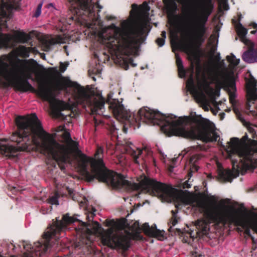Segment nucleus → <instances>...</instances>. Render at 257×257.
<instances>
[{
	"label": "nucleus",
	"mask_w": 257,
	"mask_h": 257,
	"mask_svg": "<svg viewBox=\"0 0 257 257\" xmlns=\"http://www.w3.org/2000/svg\"><path fill=\"white\" fill-rule=\"evenodd\" d=\"M72 7L76 10L81 9L88 19L83 18L86 26L92 30L100 43L108 49L115 62L125 70L129 65L137 66L131 55H138L141 44L145 41V31L150 27L149 12L150 8L144 2L140 8L133 4L128 19L122 20L120 26L115 24L100 28L102 25L97 14L102 9L98 4L99 0H69Z\"/></svg>",
	"instance_id": "f257e3e1"
},
{
	"label": "nucleus",
	"mask_w": 257,
	"mask_h": 257,
	"mask_svg": "<svg viewBox=\"0 0 257 257\" xmlns=\"http://www.w3.org/2000/svg\"><path fill=\"white\" fill-rule=\"evenodd\" d=\"M148 193L158 197L164 202H174L177 207L190 205L203 213L204 218L196 221L191 228L187 226V229L185 230L192 238L199 232L206 234L209 230V224L212 222L234 223L243 228L245 234L249 236H251L250 228L257 233V214H254L252 219L245 217L241 209H236L231 205L229 199L218 200L217 197L213 195L210 197L212 202H207L204 195L196 196L177 193L170 186L148 178Z\"/></svg>",
	"instance_id": "f03ea898"
},
{
	"label": "nucleus",
	"mask_w": 257,
	"mask_h": 257,
	"mask_svg": "<svg viewBox=\"0 0 257 257\" xmlns=\"http://www.w3.org/2000/svg\"><path fill=\"white\" fill-rule=\"evenodd\" d=\"M113 94L107 95L106 102L116 119L123 122L124 133H127L128 126L139 128L142 121L148 124L160 125L162 131L169 136L197 139L205 142L216 141L219 137L214 124L201 118L164 114L148 107L141 108L135 114L126 109L118 99H112Z\"/></svg>",
	"instance_id": "7ed1b4c3"
},
{
	"label": "nucleus",
	"mask_w": 257,
	"mask_h": 257,
	"mask_svg": "<svg viewBox=\"0 0 257 257\" xmlns=\"http://www.w3.org/2000/svg\"><path fill=\"white\" fill-rule=\"evenodd\" d=\"M57 79L54 80L53 86L48 85L42 76L36 75L38 82L37 94L44 100L49 102L51 108L56 111L58 117L63 115L61 111L70 109L71 105L56 98L55 90L61 91L68 88H72L73 96L78 103L84 107L90 108L92 113L98 115H104V99L101 94H97L91 93L85 89L78 84L71 81L67 77H60L59 72Z\"/></svg>",
	"instance_id": "20e7f679"
},
{
	"label": "nucleus",
	"mask_w": 257,
	"mask_h": 257,
	"mask_svg": "<svg viewBox=\"0 0 257 257\" xmlns=\"http://www.w3.org/2000/svg\"><path fill=\"white\" fill-rule=\"evenodd\" d=\"M176 64L180 77H185L186 73H190L189 77L186 82V87L189 91L203 105L205 110H208L211 102L216 105L215 96L218 91L214 90L210 84H215L217 88L220 89L225 86L228 83V76L224 71H218L212 68H208L206 71L200 75L196 74V84L194 83L193 78L194 66L186 71L184 68L183 62L178 54H176Z\"/></svg>",
	"instance_id": "39448f33"
},
{
	"label": "nucleus",
	"mask_w": 257,
	"mask_h": 257,
	"mask_svg": "<svg viewBox=\"0 0 257 257\" xmlns=\"http://www.w3.org/2000/svg\"><path fill=\"white\" fill-rule=\"evenodd\" d=\"M30 51V48L21 45L10 54L0 57V83L6 80L24 92L33 89L28 80L32 79L35 65L30 60L18 58L28 57Z\"/></svg>",
	"instance_id": "423d86ee"
},
{
	"label": "nucleus",
	"mask_w": 257,
	"mask_h": 257,
	"mask_svg": "<svg viewBox=\"0 0 257 257\" xmlns=\"http://www.w3.org/2000/svg\"><path fill=\"white\" fill-rule=\"evenodd\" d=\"M95 211V210L93 212L87 211L88 223L81 221L78 227L76 228L79 239L76 247H81L83 245L90 244L95 237V234H101V241L103 244L111 248L127 249L130 246V233L123 230L121 226L113 220L107 222V226L110 227L103 231L97 222L92 221Z\"/></svg>",
	"instance_id": "0eeeda50"
},
{
	"label": "nucleus",
	"mask_w": 257,
	"mask_h": 257,
	"mask_svg": "<svg viewBox=\"0 0 257 257\" xmlns=\"http://www.w3.org/2000/svg\"><path fill=\"white\" fill-rule=\"evenodd\" d=\"M188 9L179 16V31L189 38H202L207 28L206 24L214 8L212 0H187Z\"/></svg>",
	"instance_id": "6e6552de"
},
{
	"label": "nucleus",
	"mask_w": 257,
	"mask_h": 257,
	"mask_svg": "<svg viewBox=\"0 0 257 257\" xmlns=\"http://www.w3.org/2000/svg\"><path fill=\"white\" fill-rule=\"evenodd\" d=\"M247 95L248 97V107H250L249 102L257 99V80L251 76L246 82Z\"/></svg>",
	"instance_id": "1a4fd4ad"
},
{
	"label": "nucleus",
	"mask_w": 257,
	"mask_h": 257,
	"mask_svg": "<svg viewBox=\"0 0 257 257\" xmlns=\"http://www.w3.org/2000/svg\"><path fill=\"white\" fill-rule=\"evenodd\" d=\"M144 231L150 236L157 238L158 239L163 240L165 238V232L157 229L156 224L150 227L148 223H146L143 226Z\"/></svg>",
	"instance_id": "9d476101"
},
{
	"label": "nucleus",
	"mask_w": 257,
	"mask_h": 257,
	"mask_svg": "<svg viewBox=\"0 0 257 257\" xmlns=\"http://www.w3.org/2000/svg\"><path fill=\"white\" fill-rule=\"evenodd\" d=\"M65 43V38L60 35L44 39L42 42V46L44 51H50L53 45L56 44Z\"/></svg>",
	"instance_id": "9b49d317"
},
{
	"label": "nucleus",
	"mask_w": 257,
	"mask_h": 257,
	"mask_svg": "<svg viewBox=\"0 0 257 257\" xmlns=\"http://www.w3.org/2000/svg\"><path fill=\"white\" fill-rule=\"evenodd\" d=\"M124 149L126 153L130 154L134 158V161L137 164H139L138 159L143 153V150L136 147L132 143H126V146H124Z\"/></svg>",
	"instance_id": "f8f14e48"
},
{
	"label": "nucleus",
	"mask_w": 257,
	"mask_h": 257,
	"mask_svg": "<svg viewBox=\"0 0 257 257\" xmlns=\"http://www.w3.org/2000/svg\"><path fill=\"white\" fill-rule=\"evenodd\" d=\"M236 32L240 38V41L246 46H251V42L247 39L246 36L247 34V30L241 24L236 26Z\"/></svg>",
	"instance_id": "ddd939ff"
},
{
	"label": "nucleus",
	"mask_w": 257,
	"mask_h": 257,
	"mask_svg": "<svg viewBox=\"0 0 257 257\" xmlns=\"http://www.w3.org/2000/svg\"><path fill=\"white\" fill-rule=\"evenodd\" d=\"M242 59L246 62H257V47L244 52L242 55Z\"/></svg>",
	"instance_id": "4468645a"
},
{
	"label": "nucleus",
	"mask_w": 257,
	"mask_h": 257,
	"mask_svg": "<svg viewBox=\"0 0 257 257\" xmlns=\"http://www.w3.org/2000/svg\"><path fill=\"white\" fill-rule=\"evenodd\" d=\"M202 157L200 154H195L191 156L190 160V163L191 165V169L192 170L197 171L198 167L197 166L198 162L201 160Z\"/></svg>",
	"instance_id": "2eb2a0df"
},
{
	"label": "nucleus",
	"mask_w": 257,
	"mask_h": 257,
	"mask_svg": "<svg viewBox=\"0 0 257 257\" xmlns=\"http://www.w3.org/2000/svg\"><path fill=\"white\" fill-rule=\"evenodd\" d=\"M166 9L169 11H175L177 8V5L173 0H164Z\"/></svg>",
	"instance_id": "dca6fc26"
},
{
	"label": "nucleus",
	"mask_w": 257,
	"mask_h": 257,
	"mask_svg": "<svg viewBox=\"0 0 257 257\" xmlns=\"http://www.w3.org/2000/svg\"><path fill=\"white\" fill-rule=\"evenodd\" d=\"M226 58L230 65L233 67L237 66L240 61V59H237L233 54H231L230 56H227Z\"/></svg>",
	"instance_id": "f3484780"
},
{
	"label": "nucleus",
	"mask_w": 257,
	"mask_h": 257,
	"mask_svg": "<svg viewBox=\"0 0 257 257\" xmlns=\"http://www.w3.org/2000/svg\"><path fill=\"white\" fill-rule=\"evenodd\" d=\"M59 197V195L58 193H55L53 196L50 197L48 200V202L52 205H59V200L58 198Z\"/></svg>",
	"instance_id": "a211bd4d"
},
{
	"label": "nucleus",
	"mask_w": 257,
	"mask_h": 257,
	"mask_svg": "<svg viewBox=\"0 0 257 257\" xmlns=\"http://www.w3.org/2000/svg\"><path fill=\"white\" fill-rule=\"evenodd\" d=\"M173 213V217L170 221V224L171 225L170 226V229L173 226H174L177 223L178 221L177 219V215L175 214L174 211H172Z\"/></svg>",
	"instance_id": "6ab92c4d"
},
{
	"label": "nucleus",
	"mask_w": 257,
	"mask_h": 257,
	"mask_svg": "<svg viewBox=\"0 0 257 257\" xmlns=\"http://www.w3.org/2000/svg\"><path fill=\"white\" fill-rule=\"evenodd\" d=\"M42 6H43V2H41V3H40L38 5L37 10H36V11L34 14V16L36 18H38L40 16V15L41 14V10H42Z\"/></svg>",
	"instance_id": "aec40b11"
},
{
	"label": "nucleus",
	"mask_w": 257,
	"mask_h": 257,
	"mask_svg": "<svg viewBox=\"0 0 257 257\" xmlns=\"http://www.w3.org/2000/svg\"><path fill=\"white\" fill-rule=\"evenodd\" d=\"M69 63L68 62H65V63L60 62V70L61 72L63 73L67 69Z\"/></svg>",
	"instance_id": "412c9836"
},
{
	"label": "nucleus",
	"mask_w": 257,
	"mask_h": 257,
	"mask_svg": "<svg viewBox=\"0 0 257 257\" xmlns=\"http://www.w3.org/2000/svg\"><path fill=\"white\" fill-rule=\"evenodd\" d=\"M3 147L6 152L12 153L15 149V147L12 145H5Z\"/></svg>",
	"instance_id": "4be33fe9"
},
{
	"label": "nucleus",
	"mask_w": 257,
	"mask_h": 257,
	"mask_svg": "<svg viewBox=\"0 0 257 257\" xmlns=\"http://www.w3.org/2000/svg\"><path fill=\"white\" fill-rule=\"evenodd\" d=\"M220 5L224 10H228L229 9L227 2L226 0H221L220 2Z\"/></svg>",
	"instance_id": "5701e85b"
},
{
	"label": "nucleus",
	"mask_w": 257,
	"mask_h": 257,
	"mask_svg": "<svg viewBox=\"0 0 257 257\" xmlns=\"http://www.w3.org/2000/svg\"><path fill=\"white\" fill-rule=\"evenodd\" d=\"M165 42V39L162 38H158L156 40V43L158 44V46L160 47H162L164 46Z\"/></svg>",
	"instance_id": "b1692460"
},
{
	"label": "nucleus",
	"mask_w": 257,
	"mask_h": 257,
	"mask_svg": "<svg viewBox=\"0 0 257 257\" xmlns=\"http://www.w3.org/2000/svg\"><path fill=\"white\" fill-rule=\"evenodd\" d=\"M191 45L190 44H185L184 45V51L187 53L191 52Z\"/></svg>",
	"instance_id": "393cba45"
},
{
	"label": "nucleus",
	"mask_w": 257,
	"mask_h": 257,
	"mask_svg": "<svg viewBox=\"0 0 257 257\" xmlns=\"http://www.w3.org/2000/svg\"><path fill=\"white\" fill-rule=\"evenodd\" d=\"M89 73L92 72L93 74H100L101 73V69L100 68H91L89 70Z\"/></svg>",
	"instance_id": "a878e982"
},
{
	"label": "nucleus",
	"mask_w": 257,
	"mask_h": 257,
	"mask_svg": "<svg viewBox=\"0 0 257 257\" xmlns=\"http://www.w3.org/2000/svg\"><path fill=\"white\" fill-rule=\"evenodd\" d=\"M110 125H111V131H112L113 133H114V131H118L119 128L117 127L116 125H115V123L114 121H111L110 122Z\"/></svg>",
	"instance_id": "bb28decb"
},
{
	"label": "nucleus",
	"mask_w": 257,
	"mask_h": 257,
	"mask_svg": "<svg viewBox=\"0 0 257 257\" xmlns=\"http://www.w3.org/2000/svg\"><path fill=\"white\" fill-rule=\"evenodd\" d=\"M87 204V200L85 198L83 199V201L80 202V206L81 208H86Z\"/></svg>",
	"instance_id": "cd10ccee"
},
{
	"label": "nucleus",
	"mask_w": 257,
	"mask_h": 257,
	"mask_svg": "<svg viewBox=\"0 0 257 257\" xmlns=\"http://www.w3.org/2000/svg\"><path fill=\"white\" fill-rule=\"evenodd\" d=\"M248 131H249V132H250L254 135L256 134L257 133V127L256 126H255V127L249 126L248 127Z\"/></svg>",
	"instance_id": "c85d7f7f"
},
{
	"label": "nucleus",
	"mask_w": 257,
	"mask_h": 257,
	"mask_svg": "<svg viewBox=\"0 0 257 257\" xmlns=\"http://www.w3.org/2000/svg\"><path fill=\"white\" fill-rule=\"evenodd\" d=\"M216 49H217V48L216 46H212L211 48V49H210V53L212 54H214L215 52L216 51Z\"/></svg>",
	"instance_id": "c756f323"
},
{
	"label": "nucleus",
	"mask_w": 257,
	"mask_h": 257,
	"mask_svg": "<svg viewBox=\"0 0 257 257\" xmlns=\"http://www.w3.org/2000/svg\"><path fill=\"white\" fill-rule=\"evenodd\" d=\"M174 168V166L172 165H170L168 167V170L170 172H172L173 171V169Z\"/></svg>",
	"instance_id": "7c9ffc66"
},
{
	"label": "nucleus",
	"mask_w": 257,
	"mask_h": 257,
	"mask_svg": "<svg viewBox=\"0 0 257 257\" xmlns=\"http://www.w3.org/2000/svg\"><path fill=\"white\" fill-rule=\"evenodd\" d=\"M48 8L52 9H55L54 5L52 3H50L48 5Z\"/></svg>",
	"instance_id": "2f4dec72"
},
{
	"label": "nucleus",
	"mask_w": 257,
	"mask_h": 257,
	"mask_svg": "<svg viewBox=\"0 0 257 257\" xmlns=\"http://www.w3.org/2000/svg\"><path fill=\"white\" fill-rule=\"evenodd\" d=\"M161 38L166 39V33L165 31H163L161 34Z\"/></svg>",
	"instance_id": "473e14b6"
},
{
	"label": "nucleus",
	"mask_w": 257,
	"mask_h": 257,
	"mask_svg": "<svg viewBox=\"0 0 257 257\" xmlns=\"http://www.w3.org/2000/svg\"><path fill=\"white\" fill-rule=\"evenodd\" d=\"M191 187V185L189 184L187 182H186L185 184L184 185V188H190Z\"/></svg>",
	"instance_id": "72a5a7b5"
},
{
	"label": "nucleus",
	"mask_w": 257,
	"mask_h": 257,
	"mask_svg": "<svg viewBox=\"0 0 257 257\" xmlns=\"http://www.w3.org/2000/svg\"><path fill=\"white\" fill-rule=\"evenodd\" d=\"M230 101L231 102V103L233 104H234V98L232 96H230Z\"/></svg>",
	"instance_id": "f704fd0d"
},
{
	"label": "nucleus",
	"mask_w": 257,
	"mask_h": 257,
	"mask_svg": "<svg viewBox=\"0 0 257 257\" xmlns=\"http://www.w3.org/2000/svg\"><path fill=\"white\" fill-rule=\"evenodd\" d=\"M216 60H217V63H218V62L219 61L220 59V54L219 53H218V55L216 56Z\"/></svg>",
	"instance_id": "c9c22d12"
},
{
	"label": "nucleus",
	"mask_w": 257,
	"mask_h": 257,
	"mask_svg": "<svg viewBox=\"0 0 257 257\" xmlns=\"http://www.w3.org/2000/svg\"><path fill=\"white\" fill-rule=\"evenodd\" d=\"M52 209V207H51V209L50 210H47V211L45 212L43 210L42 211V212L43 214H47V213H48L49 212H50L51 211V209Z\"/></svg>",
	"instance_id": "e433bc0d"
},
{
	"label": "nucleus",
	"mask_w": 257,
	"mask_h": 257,
	"mask_svg": "<svg viewBox=\"0 0 257 257\" xmlns=\"http://www.w3.org/2000/svg\"><path fill=\"white\" fill-rule=\"evenodd\" d=\"M213 39H214V40L215 41L216 40L215 37V36L211 35V37H210V40L212 41Z\"/></svg>",
	"instance_id": "4c0bfd02"
},
{
	"label": "nucleus",
	"mask_w": 257,
	"mask_h": 257,
	"mask_svg": "<svg viewBox=\"0 0 257 257\" xmlns=\"http://www.w3.org/2000/svg\"><path fill=\"white\" fill-rule=\"evenodd\" d=\"M195 256H201V255L200 254L198 253L197 252H195Z\"/></svg>",
	"instance_id": "58836bf2"
},
{
	"label": "nucleus",
	"mask_w": 257,
	"mask_h": 257,
	"mask_svg": "<svg viewBox=\"0 0 257 257\" xmlns=\"http://www.w3.org/2000/svg\"><path fill=\"white\" fill-rule=\"evenodd\" d=\"M160 153L162 154V156L165 158V157H166V155H165L162 152V151H160Z\"/></svg>",
	"instance_id": "ea45409f"
},
{
	"label": "nucleus",
	"mask_w": 257,
	"mask_h": 257,
	"mask_svg": "<svg viewBox=\"0 0 257 257\" xmlns=\"http://www.w3.org/2000/svg\"><path fill=\"white\" fill-rule=\"evenodd\" d=\"M94 119L95 120V125H96V124H98V123H97V122L96 118L95 117H94Z\"/></svg>",
	"instance_id": "a19ab883"
},
{
	"label": "nucleus",
	"mask_w": 257,
	"mask_h": 257,
	"mask_svg": "<svg viewBox=\"0 0 257 257\" xmlns=\"http://www.w3.org/2000/svg\"><path fill=\"white\" fill-rule=\"evenodd\" d=\"M197 149H198L199 150L202 149V147L201 146H197Z\"/></svg>",
	"instance_id": "79ce46f5"
},
{
	"label": "nucleus",
	"mask_w": 257,
	"mask_h": 257,
	"mask_svg": "<svg viewBox=\"0 0 257 257\" xmlns=\"http://www.w3.org/2000/svg\"><path fill=\"white\" fill-rule=\"evenodd\" d=\"M253 27H254V28H256V27H257V24H256V23H254V24H253Z\"/></svg>",
	"instance_id": "37998d69"
},
{
	"label": "nucleus",
	"mask_w": 257,
	"mask_h": 257,
	"mask_svg": "<svg viewBox=\"0 0 257 257\" xmlns=\"http://www.w3.org/2000/svg\"><path fill=\"white\" fill-rule=\"evenodd\" d=\"M251 238H252V241H253V243H255L256 241H255V239L254 238V237H252Z\"/></svg>",
	"instance_id": "c03bdc74"
},
{
	"label": "nucleus",
	"mask_w": 257,
	"mask_h": 257,
	"mask_svg": "<svg viewBox=\"0 0 257 257\" xmlns=\"http://www.w3.org/2000/svg\"><path fill=\"white\" fill-rule=\"evenodd\" d=\"M234 112H235L236 113H237V112H238V110H237V109H236V108H234Z\"/></svg>",
	"instance_id": "a18cd8bd"
},
{
	"label": "nucleus",
	"mask_w": 257,
	"mask_h": 257,
	"mask_svg": "<svg viewBox=\"0 0 257 257\" xmlns=\"http://www.w3.org/2000/svg\"><path fill=\"white\" fill-rule=\"evenodd\" d=\"M144 150H145V151H147V152H148V153H149V149H147V148H145V149H144Z\"/></svg>",
	"instance_id": "49530a36"
},
{
	"label": "nucleus",
	"mask_w": 257,
	"mask_h": 257,
	"mask_svg": "<svg viewBox=\"0 0 257 257\" xmlns=\"http://www.w3.org/2000/svg\"><path fill=\"white\" fill-rule=\"evenodd\" d=\"M255 33V31H252L251 32V33H252V34H254Z\"/></svg>",
	"instance_id": "de8ad7c7"
},
{
	"label": "nucleus",
	"mask_w": 257,
	"mask_h": 257,
	"mask_svg": "<svg viewBox=\"0 0 257 257\" xmlns=\"http://www.w3.org/2000/svg\"><path fill=\"white\" fill-rule=\"evenodd\" d=\"M174 161H175V159H173V160H172V162H173V163H174Z\"/></svg>",
	"instance_id": "09e8293b"
},
{
	"label": "nucleus",
	"mask_w": 257,
	"mask_h": 257,
	"mask_svg": "<svg viewBox=\"0 0 257 257\" xmlns=\"http://www.w3.org/2000/svg\"><path fill=\"white\" fill-rule=\"evenodd\" d=\"M70 19H73V17H70Z\"/></svg>",
	"instance_id": "8fccbe9b"
},
{
	"label": "nucleus",
	"mask_w": 257,
	"mask_h": 257,
	"mask_svg": "<svg viewBox=\"0 0 257 257\" xmlns=\"http://www.w3.org/2000/svg\"><path fill=\"white\" fill-rule=\"evenodd\" d=\"M93 79H94V80H95V78H94V77H93Z\"/></svg>",
	"instance_id": "3c124183"
}]
</instances>
